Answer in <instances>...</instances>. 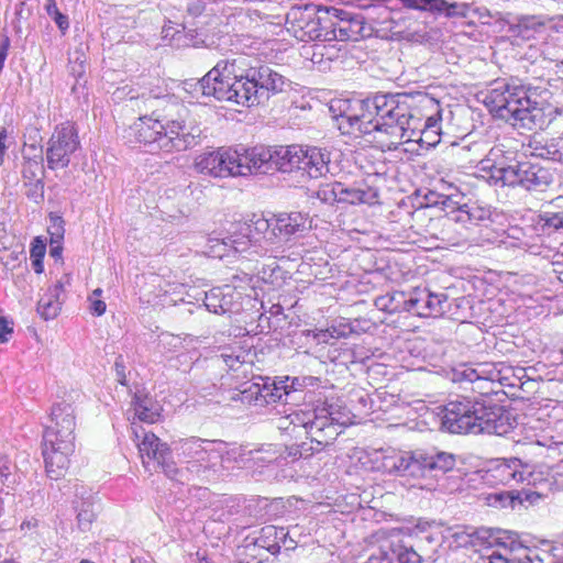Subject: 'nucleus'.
Wrapping results in <instances>:
<instances>
[{
  "instance_id": "obj_20",
  "label": "nucleus",
  "mask_w": 563,
  "mask_h": 563,
  "mask_svg": "<svg viewBox=\"0 0 563 563\" xmlns=\"http://www.w3.org/2000/svg\"><path fill=\"white\" fill-rule=\"evenodd\" d=\"M75 410L71 404L67 401H60L52 407L51 422L45 428L44 434L51 439L70 440L75 442Z\"/></svg>"
},
{
  "instance_id": "obj_59",
  "label": "nucleus",
  "mask_w": 563,
  "mask_h": 563,
  "mask_svg": "<svg viewBox=\"0 0 563 563\" xmlns=\"http://www.w3.org/2000/svg\"><path fill=\"white\" fill-rule=\"evenodd\" d=\"M310 448H306V443H302L301 445H294L289 449L288 455L291 456L294 460L306 457L311 455L309 452Z\"/></svg>"
},
{
  "instance_id": "obj_57",
  "label": "nucleus",
  "mask_w": 563,
  "mask_h": 563,
  "mask_svg": "<svg viewBox=\"0 0 563 563\" xmlns=\"http://www.w3.org/2000/svg\"><path fill=\"white\" fill-rule=\"evenodd\" d=\"M10 48V38L7 34H3L0 40V74L4 67V62L8 57V52Z\"/></svg>"
},
{
  "instance_id": "obj_18",
  "label": "nucleus",
  "mask_w": 563,
  "mask_h": 563,
  "mask_svg": "<svg viewBox=\"0 0 563 563\" xmlns=\"http://www.w3.org/2000/svg\"><path fill=\"white\" fill-rule=\"evenodd\" d=\"M238 148H219L202 153L196 158L198 172L213 177L235 175Z\"/></svg>"
},
{
  "instance_id": "obj_35",
  "label": "nucleus",
  "mask_w": 563,
  "mask_h": 563,
  "mask_svg": "<svg viewBox=\"0 0 563 563\" xmlns=\"http://www.w3.org/2000/svg\"><path fill=\"white\" fill-rule=\"evenodd\" d=\"M551 207L552 210H544L539 214V225L548 234L563 230V197L555 198Z\"/></svg>"
},
{
  "instance_id": "obj_58",
  "label": "nucleus",
  "mask_w": 563,
  "mask_h": 563,
  "mask_svg": "<svg viewBox=\"0 0 563 563\" xmlns=\"http://www.w3.org/2000/svg\"><path fill=\"white\" fill-rule=\"evenodd\" d=\"M312 334L318 344H328L333 339L328 329L309 331L308 335Z\"/></svg>"
},
{
  "instance_id": "obj_27",
  "label": "nucleus",
  "mask_w": 563,
  "mask_h": 563,
  "mask_svg": "<svg viewBox=\"0 0 563 563\" xmlns=\"http://www.w3.org/2000/svg\"><path fill=\"white\" fill-rule=\"evenodd\" d=\"M545 23L540 16L521 15L508 24V33L517 42H528L544 31Z\"/></svg>"
},
{
  "instance_id": "obj_23",
  "label": "nucleus",
  "mask_w": 563,
  "mask_h": 563,
  "mask_svg": "<svg viewBox=\"0 0 563 563\" xmlns=\"http://www.w3.org/2000/svg\"><path fill=\"white\" fill-rule=\"evenodd\" d=\"M343 15L336 24L328 26V41H357L368 35L363 16L345 12Z\"/></svg>"
},
{
  "instance_id": "obj_42",
  "label": "nucleus",
  "mask_w": 563,
  "mask_h": 563,
  "mask_svg": "<svg viewBox=\"0 0 563 563\" xmlns=\"http://www.w3.org/2000/svg\"><path fill=\"white\" fill-rule=\"evenodd\" d=\"M408 292L393 291L375 299V306L388 313L407 311Z\"/></svg>"
},
{
  "instance_id": "obj_52",
  "label": "nucleus",
  "mask_w": 563,
  "mask_h": 563,
  "mask_svg": "<svg viewBox=\"0 0 563 563\" xmlns=\"http://www.w3.org/2000/svg\"><path fill=\"white\" fill-rule=\"evenodd\" d=\"M48 233L51 234V243H59L65 233L64 220L59 216H51V223L48 227Z\"/></svg>"
},
{
  "instance_id": "obj_46",
  "label": "nucleus",
  "mask_w": 563,
  "mask_h": 563,
  "mask_svg": "<svg viewBox=\"0 0 563 563\" xmlns=\"http://www.w3.org/2000/svg\"><path fill=\"white\" fill-rule=\"evenodd\" d=\"M262 379L263 377H258L256 380L247 382L242 386L241 400L243 402L261 407Z\"/></svg>"
},
{
  "instance_id": "obj_6",
  "label": "nucleus",
  "mask_w": 563,
  "mask_h": 563,
  "mask_svg": "<svg viewBox=\"0 0 563 563\" xmlns=\"http://www.w3.org/2000/svg\"><path fill=\"white\" fill-rule=\"evenodd\" d=\"M439 547V539L432 534H424L410 545L385 541L364 563H433Z\"/></svg>"
},
{
  "instance_id": "obj_5",
  "label": "nucleus",
  "mask_w": 563,
  "mask_h": 563,
  "mask_svg": "<svg viewBox=\"0 0 563 563\" xmlns=\"http://www.w3.org/2000/svg\"><path fill=\"white\" fill-rule=\"evenodd\" d=\"M486 99L495 115L514 128L533 130L544 123L543 108L532 98L530 87L500 82Z\"/></svg>"
},
{
  "instance_id": "obj_31",
  "label": "nucleus",
  "mask_w": 563,
  "mask_h": 563,
  "mask_svg": "<svg viewBox=\"0 0 563 563\" xmlns=\"http://www.w3.org/2000/svg\"><path fill=\"white\" fill-rule=\"evenodd\" d=\"M73 506L77 514L78 529L82 532L90 530L97 516L91 494H88L84 488H81V492L76 490V499L73 501Z\"/></svg>"
},
{
  "instance_id": "obj_22",
  "label": "nucleus",
  "mask_w": 563,
  "mask_h": 563,
  "mask_svg": "<svg viewBox=\"0 0 563 563\" xmlns=\"http://www.w3.org/2000/svg\"><path fill=\"white\" fill-rule=\"evenodd\" d=\"M242 292L230 285L214 287L203 294V306L210 312L232 313L242 308Z\"/></svg>"
},
{
  "instance_id": "obj_38",
  "label": "nucleus",
  "mask_w": 563,
  "mask_h": 563,
  "mask_svg": "<svg viewBox=\"0 0 563 563\" xmlns=\"http://www.w3.org/2000/svg\"><path fill=\"white\" fill-rule=\"evenodd\" d=\"M30 150L33 152H38L33 156L27 154H23V164H22V178L24 183L26 181H37L43 180L44 176V166H43V156H42V147L37 148L35 145H31Z\"/></svg>"
},
{
  "instance_id": "obj_25",
  "label": "nucleus",
  "mask_w": 563,
  "mask_h": 563,
  "mask_svg": "<svg viewBox=\"0 0 563 563\" xmlns=\"http://www.w3.org/2000/svg\"><path fill=\"white\" fill-rule=\"evenodd\" d=\"M531 475L519 459L503 460L489 470V476L497 483L512 486L523 483Z\"/></svg>"
},
{
  "instance_id": "obj_4",
  "label": "nucleus",
  "mask_w": 563,
  "mask_h": 563,
  "mask_svg": "<svg viewBox=\"0 0 563 563\" xmlns=\"http://www.w3.org/2000/svg\"><path fill=\"white\" fill-rule=\"evenodd\" d=\"M441 427L454 434L505 435L512 429L508 415L500 407H487L481 401L462 396L443 406Z\"/></svg>"
},
{
  "instance_id": "obj_26",
  "label": "nucleus",
  "mask_w": 563,
  "mask_h": 563,
  "mask_svg": "<svg viewBox=\"0 0 563 563\" xmlns=\"http://www.w3.org/2000/svg\"><path fill=\"white\" fill-rule=\"evenodd\" d=\"M330 153L319 147H308L300 152L298 169L308 174L310 178H319L330 173Z\"/></svg>"
},
{
  "instance_id": "obj_21",
  "label": "nucleus",
  "mask_w": 563,
  "mask_h": 563,
  "mask_svg": "<svg viewBox=\"0 0 563 563\" xmlns=\"http://www.w3.org/2000/svg\"><path fill=\"white\" fill-rule=\"evenodd\" d=\"M136 445L145 467L152 465L155 470L162 468L166 475L167 466L175 464L168 445L162 442L153 432H144L142 440Z\"/></svg>"
},
{
  "instance_id": "obj_3",
  "label": "nucleus",
  "mask_w": 563,
  "mask_h": 563,
  "mask_svg": "<svg viewBox=\"0 0 563 563\" xmlns=\"http://www.w3.org/2000/svg\"><path fill=\"white\" fill-rule=\"evenodd\" d=\"M174 450L185 465L169 464L166 476L180 485L218 482L229 468V452L222 442L191 437L175 442Z\"/></svg>"
},
{
  "instance_id": "obj_37",
  "label": "nucleus",
  "mask_w": 563,
  "mask_h": 563,
  "mask_svg": "<svg viewBox=\"0 0 563 563\" xmlns=\"http://www.w3.org/2000/svg\"><path fill=\"white\" fill-rule=\"evenodd\" d=\"M301 147L297 145L280 146L279 148L273 150L274 156V169H279L284 173L292 172L298 169L300 163Z\"/></svg>"
},
{
  "instance_id": "obj_48",
  "label": "nucleus",
  "mask_w": 563,
  "mask_h": 563,
  "mask_svg": "<svg viewBox=\"0 0 563 563\" xmlns=\"http://www.w3.org/2000/svg\"><path fill=\"white\" fill-rule=\"evenodd\" d=\"M471 10L470 3L445 0V5L439 14H444L446 18H466Z\"/></svg>"
},
{
  "instance_id": "obj_16",
  "label": "nucleus",
  "mask_w": 563,
  "mask_h": 563,
  "mask_svg": "<svg viewBox=\"0 0 563 563\" xmlns=\"http://www.w3.org/2000/svg\"><path fill=\"white\" fill-rule=\"evenodd\" d=\"M448 295L432 292L426 287H416L408 292L407 312L422 318L440 317L449 310Z\"/></svg>"
},
{
  "instance_id": "obj_39",
  "label": "nucleus",
  "mask_w": 563,
  "mask_h": 563,
  "mask_svg": "<svg viewBox=\"0 0 563 563\" xmlns=\"http://www.w3.org/2000/svg\"><path fill=\"white\" fill-rule=\"evenodd\" d=\"M291 387L285 384V382L280 380L279 383L273 382L269 383V378L262 379V389L261 394V407L265 405L275 404L278 401H287L288 396L290 395Z\"/></svg>"
},
{
  "instance_id": "obj_14",
  "label": "nucleus",
  "mask_w": 563,
  "mask_h": 563,
  "mask_svg": "<svg viewBox=\"0 0 563 563\" xmlns=\"http://www.w3.org/2000/svg\"><path fill=\"white\" fill-rule=\"evenodd\" d=\"M333 119L343 134H351L358 131L363 134L371 133V121L365 111V99L335 100L330 104Z\"/></svg>"
},
{
  "instance_id": "obj_1",
  "label": "nucleus",
  "mask_w": 563,
  "mask_h": 563,
  "mask_svg": "<svg viewBox=\"0 0 563 563\" xmlns=\"http://www.w3.org/2000/svg\"><path fill=\"white\" fill-rule=\"evenodd\" d=\"M286 78L269 65L249 55L219 60L195 85L203 96L253 107L268 98V93L284 90Z\"/></svg>"
},
{
  "instance_id": "obj_51",
  "label": "nucleus",
  "mask_w": 563,
  "mask_h": 563,
  "mask_svg": "<svg viewBox=\"0 0 563 563\" xmlns=\"http://www.w3.org/2000/svg\"><path fill=\"white\" fill-rule=\"evenodd\" d=\"M252 460L256 463L262 464H271L275 462L278 457L277 451L273 445H267L266 449H260L256 451H251Z\"/></svg>"
},
{
  "instance_id": "obj_12",
  "label": "nucleus",
  "mask_w": 563,
  "mask_h": 563,
  "mask_svg": "<svg viewBox=\"0 0 563 563\" xmlns=\"http://www.w3.org/2000/svg\"><path fill=\"white\" fill-rule=\"evenodd\" d=\"M286 29L301 42L328 41V25L321 23L313 4L290 8L286 14Z\"/></svg>"
},
{
  "instance_id": "obj_32",
  "label": "nucleus",
  "mask_w": 563,
  "mask_h": 563,
  "mask_svg": "<svg viewBox=\"0 0 563 563\" xmlns=\"http://www.w3.org/2000/svg\"><path fill=\"white\" fill-rule=\"evenodd\" d=\"M430 103L435 108V112L424 119L421 140L416 141L417 143L428 147L435 146L440 142L442 131V110L440 109L438 101L434 99H430Z\"/></svg>"
},
{
  "instance_id": "obj_36",
  "label": "nucleus",
  "mask_w": 563,
  "mask_h": 563,
  "mask_svg": "<svg viewBox=\"0 0 563 563\" xmlns=\"http://www.w3.org/2000/svg\"><path fill=\"white\" fill-rule=\"evenodd\" d=\"M64 290V285L58 280L48 292L37 302V312L45 320L54 319L60 310L59 296Z\"/></svg>"
},
{
  "instance_id": "obj_56",
  "label": "nucleus",
  "mask_w": 563,
  "mask_h": 563,
  "mask_svg": "<svg viewBox=\"0 0 563 563\" xmlns=\"http://www.w3.org/2000/svg\"><path fill=\"white\" fill-rule=\"evenodd\" d=\"M114 371L117 380L123 386L126 385L125 364L122 355L115 358Z\"/></svg>"
},
{
  "instance_id": "obj_9",
  "label": "nucleus",
  "mask_w": 563,
  "mask_h": 563,
  "mask_svg": "<svg viewBox=\"0 0 563 563\" xmlns=\"http://www.w3.org/2000/svg\"><path fill=\"white\" fill-rule=\"evenodd\" d=\"M492 178L501 186H520L529 191H545L554 181V173L533 162H519L515 165L495 168Z\"/></svg>"
},
{
  "instance_id": "obj_63",
  "label": "nucleus",
  "mask_w": 563,
  "mask_h": 563,
  "mask_svg": "<svg viewBox=\"0 0 563 563\" xmlns=\"http://www.w3.org/2000/svg\"><path fill=\"white\" fill-rule=\"evenodd\" d=\"M107 305L100 299H91L90 310L96 316H102L106 312Z\"/></svg>"
},
{
  "instance_id": "obj_49",
  "label": "nucleus",
  "mask_w": 563,
  "mask_h": 563,
  "mask_svg": "<svg viewBox=\"0 0 563 563\" xmlns=\"http://www.w3.org/2000/svg\"><path fill=\"white\" fill-rule=\"evenodd\" d=\"M185 31V26L168 22L163 26L162 35L164 40L169 41L172 44L181 45V37Z\"/></svg>"
},
{
  "instance_id": "obj_45",
  "label": "nucleus",
  "mask_w": 563,
  "mask_h": 563,
  "mask_svg": "<svg viewBox=\"0 0 563 563\" xmlns=\"http://www.w3.org/2000/svg\"><path fill=\"white\" fill-rule=\"evenodd\" d=\"M486 501L487 505L492 507L514 508L517 503L521 504L522 499L520 498V494L518 492L508 490L488 494L486 497Z\"/></svg>"
},
{
  "instance_id": "obj_53",
  "label": "nucleus",
  "mask_w": 563,
  "mask_h": 563,
  "mask_svg": "<svg viewBox=\"0 0 563 563\" xmlns=\"http://www.w3.org/2000/svg\"><path fill=\"white\" fill-rule=\"evenodd\" d=\"M316 197L324 203L339 202V190L336 189V183L332 185H325L320 187L316 192Z\"/></svg>"
},
{
  "instance_id": "obj_40",
  "label": "nucleus",
  "mask_w": 563,
  "mask_h": 563,
  "mask_svg": "<svg viewBox=\"0 0 563 563\" xmlns=\"http://www.w3.org/2000/svg\"><path fill=\"white\" fill-rule=\"evenodd\" d=\"M463 198L464 196L460 192L444 195L431 191L427 196L429 202L435 206H440L442 210H444L448 214L451 216L450 220L452 221L453 218L461 213V211L464 208L463 206L465 205V202H462Z\"/></svg>"
},
{
  "instance_id": "obj_29",
  "label": "nucleus",
  "mask_w": 563,
  "mask_h": 563,
  "mask_svg": "<svg viewBox=\"0 0 563 563\" xmlns=\"http://www.w3.org/2000/svg\"><path fill=\"white\" fill-rule=\"evenodd\" d=\"M384 467L388 472L400 475L418 476L420 473V451L397 453L384 459Z\"/></svg>"
},
{
  "instance_id": "obj_24",
  "label": "nucleus",
  "mask_w": 563,
  "mask_h": 563,
  "mask_svg": "<svg viewBox=\"0 0 563 563\" xmlns=\"http://www.w3.org/2000/svg\"><path fill=\"white\" fill-rule=\"evenodd\" d=\"M423 125L424 120L420 115L419 111L412 110L407 103V111L404 112L402 118L397 120L393 130H389V135L399 142H415L417 140H421Z\"/></svg>"
},
{
  "instance_id": "obj_13",
  "label": "nucleus",
  "mask_w": 563,
  "mask_h": 563,
  "mask_svg": "<svg viewBox=\"0 0 563 563\" xmlns=\"http://www.w3.org/2000/svg\"><path fill=\"white\" fill-rule=\"evenodd\" d=\"M79 146L78 132L71 123L57 125L47 142V167L52 170L66 168L70 163L71 155Z\"/></svg>"
},
{
  "instance_id": "obj_15",
  "label": "nucleus",
  "mask_w": 563,
  "mask_h": 563,
  "mask_svg": "<svg viewBox=\"0 0 563 563\" xmlns=\"http://www.w3.org/2000/svg\"><path fill=\"white\" fill-rule=\"evenodd\" d=\"M344 424L345 420L342 419L339 411L334 410L333 405H324L321 408H317L312 420L302 421V426L311 441L320 446L328 445L331 441L335 440L341 432L340 428Z\"/></svg>"
},
{
  "instance_id": "obj_44",
  "label": "nucleus",
  "mask_w": 563,
  "mask_h": 563,
  "mask_svg": "<svg viewBox=\"0 0 563 563\" xmlns=\"http://www.w3.org/2000/svg\"><path fill=\"white\" fill-rule=\"evenodd\" d=\"M533 155L543 159L563 163V142L551 140L533 148Z\"/></svg>"
},
{
  "instance_id": "obj_41",
  "label": "nucleus",
  "mask_w": 563,
  "mask_h": 563,
  "mask_svg": "<svg viewBox=\"0 0 563 563\" xmlns=\"http://www.w3.org/2000/svg\"><path fill=\"white\" fill-rule=\"evenodd\" d=\"M134 416L142 422L154 423L159 418L158 408L147 395L136 393L132 400Z\"/></svg>"
},
{
  "instance_id": "obj_55",
  "label": "nucleus",
  "mask_w": 563,
  "mask_h": 563,
  "mask_svg": "<svg viewBox=\"0 0 563 563\" xmlns=\"http://www.w3.org/2000/svg\"><path fill=\"white\" fill-rule=\"evenodd\" d=\"M24 185L27 187L25 192L26 197L34 200L35 202H40L44 198V181H26Z\"/></svg>"
},
{
  "instance_id": "obj_11",
  "label": "nucleus",
  "mask_w": 563,
  "mask_h": 563,
  "mask_svg": "<svg viewBox=\"0 0 563 563\" xmlns=\"http://www.w3.org/2000/svg\"><path fill=\"white\" fill-rule=\"evenodd\" d=\"M309 229L308 217L301 212H282L269 219L260 218L256 230L264 233L265 244H278L292 236L302 235Z\"/></svg>"
},
{
  "instance_id": "obj_62",
  "label": "nucleus",
  "mask_w": 563,
  "mask_h": 563,
  "mask_svg": "<svg viewBox=\"0 0 563 563\" xmlns=\"http://www.w3.org/2000/svg\"><path fill=\"white\" fill-rule=\"evenodd\" d=\"M7 137H8L7 129L5 128H1L0 129V166L4 162V155H5V152H7V148H8V146L5 144Z\"/></svg>"
},
{
  "instance_id": "obj_34",
  "label": "nucleus",
  "mask_w": 563,
  "mask_h": 563,
  "mask_svg": "<svg viewBox=\"0 0 563 563\" xmlns=\"http://www.w3.org/2000/svg\"><path fill=\"white\" fill-rule=\"evenodd\" d=\"M455 465V456L446 452H421L420 451V473L424 475L427 471H439L445 473Z\"/></svg>"
},
{
  "instance_id": "obj_47",
  "label": "nucleus",
  "mask_w": 563,
  "mask_h": 563,
  "mask_svg": "<svg viewBox=\"0 0 563 563\" xmlns=\"http://www.w3.org/2000/svg\"><path fill=\"white\" fill-rule=\"evenodd\" d=\"M404 7L432 14H439L445 5V0H401Z\"/></svg>"
},
{
  "instance_id": "obj_17",
  "label": "nucleus",
  "mask_w": 563,
  "mask_h": 563,
  "mask_svg": "<svg viewBox=\"0 0 563 563\" xmlns=\"http://www.w3.org/2000/svg\"><path fill=\"white\" fill-rule=\"evenodd\" d=\"M75 450V442L70 440H54L43 435L42 454L45 462L46 473L49 478L58 479L66 473L69 465V455Z\"/></svg>"
},
{
  "instance_id": "obj_10",
  "label": "nucleus",
  "mask_w": 563,
  "mask_h": 563,
  "mask_svg": "<svg viewBox=\"0 0 563 563\" xmlns=\"http://www.w3.org/2000/svg\"><path fill=\"white\" fill-rule=\"evenodd\" d=\"M408 96L402 93H376L365 99V111L371 121V132L379 131L389 135V130L407 111Z\"/></svg>"
},
{
  "instance_id": "obj_19",
  "label": "nucleus",
  "mask_w": 563,
  "mask_h": 563,
  "mask_svg": "<svg viewBox=\"0 0 563 563\" xmlns=\"http://www.w3.org/2000/svg\"><path fill=\"white\" fill-rule=\"evenodd\" d=\"M274 157L273 150L264 146L238 150L235 175L267 174L274 169Z\"/></svg>"
},
{
  "instance_id": "obj_8",
  "label": "nucleus",
  "mask_w": 563,
  "mask_h": 563,
  "mask_svg": "<svg viewBox=\"0 0 563 563\" xmlns=\"http://www.w3.org/2000/svg\"><path fill=\"white\" fill-rule=\"evenodd\" d=\"M260 218L252 220L251 223H235L232 225L229 234L223 238H208L206 253L212 257H222L227 250H233L236 253L262 254L264 249V233H260L256 228Z\"/></svg>"
},
{
  "instance_id": "obj_30",
  "label": "nucleus",
  "mask_w": 563,
  "mask_h": 563,
  "mask_svg": "<svg viewBox=\"0 0 563 563\" xmlns=\"http://www.w3.org/2000/svg\"><path fill=\"white\" fill-rule=\"evenodd\" d=\"M286 537L285 528L266 526L261 529V534L255 539V542L252 545H246L245 549L255 552L257 548H261L271 554H276L280 551L282 543H285Z\"/></svg>"
},
{
  "instance_id": "obj_54",
  "label": "nucleus",
  "mask_w": 563,
  "mask_h": 563,
  "mask_svg": "<svg viewBox=\"0 0 563 563\" xmlns=\"http://www.w3.org/2000/svg\"><path fill=\"white\" fill-rule=\"evenodd\" d=\"M509 558L510 556H508L506 551L499 552L494 550L487 551L485 554H481L476 563H512Z\"/></svg>"
},
{
  "instance_id": "obj_60",
  "label": "nucleus",
  "mask_w": 563,
  "mask_h": 563,
  "mask_svg": "<svg viewBox=\"0 0 563 563\" xmlns=\"http://www.w3.org/2000/svg\"><path fill=\"white\" fill-rule=\"evenodd\" d=\"M45 251V244L38 238L34 239L31 247V258H43Z\"/></svg>"
},
{
  "instance_id": "obj_28",
  "label": "nucleus",
  "mask_w": 563,
  "mask_h": 563,
  "mask_svg": "<svg viewBox=\"0 0 563 563\" xmlns=\"http://www.w3.org/2000/svg\"><path fill=\"white\" fill-rule=\"evenodd\" d=\"M336 189L339 190V202L350 205H374L378 201V190L366 184H358L353 187H345L341 183H336Z\"/></svg>"
},
{
  "instance_id": "obj_7",
  "label": "nucleus",
  "mask_w": 563,
  "mask_h": 563,
  "mask_svg": "<svg viewBox=\"0 0 563 563\" xmlns=\"http://www.w3.org/2000/svg\"><path fill=\"white\" fill-rule=\"evenodd\" d=\"M453 382L475 384V390L482 395L497 394L495 385L515 387L519 378L511 366L505 363H475L462 365L453 371Z\"/></svg>"
},
{
  "instance_id": "obj_43",
  "label": "nucleus",
  "mask_w": 563,
  "mask_h": 563,
  "mask_svg": "<svg viewBox=\"0 0 563 563\" xmlns=\"http://www.w3.org/2000/svg\"><path fill=\"white\" fill-rule=\"evenodd\" d=\"M463 210L456 217L453 218L455 223H470L479 224L490 217V210L486 207H482L477 203H466L463 206Z\"/></svg>"
},
{
  "instance_id": "obj_2",
  "label": "nucleus",
  "mask_w": 563,
  "mask_h": 563,
  "mask_svg": "<svg viewBox=\"0 0 563 563\" xmlns=\"http://www.w3.org/2000/svg\"><path fill=\"white\" fill-rule=\"evenodd\" d=\"M139 110H151L124 131L123 137L131 145H144L148 151H186L199 144L201 130L188 124V110L170 98L131 96Z\"/></svg>"
},
{
  "instance_id": "obj_61",
  "label": "nucleus",
  "mask_w": 563,
  "mask_h": 563,
  "mask_svg": "<svg viewBox=\"0 0 563 563\" xmlns=\"http://www.w3.org/2000/svg\"><path fill=\"white\" fill-rule=\"evenodd\" d=\"M12 331L13 330L9 325L8 321L4 318L0 317V343L8 342Z\"/></svg>"
},
{
  "instance_id": "obj_64",
  "label": "nucleus",
  "mask_w": 563,
  "mask_h": 563,
  "mask_svg": "<svg viewBox=\"0 0 563 563\" xmlns=\"http://www.w3.org/2000/svg\"><path fill=\"white\" fill-rule=\"evenodd\" d=\"M255 561V553L244 548V552L239 553V559L235 563H253Z\"/></svg>"
},
{
  "instance_id": "obj_50",
  "label": "nucleus",
  "mask_w": 563,
  "mask_h": 563,
  "mask_svg": "<svg viewBox=\"0 0 563 563\" xmlns=\"http://www.w3.org/2000/svg\"><path fill=\"white\" fill-rule=\"evenodd\" d=\"M45 9L47 14L55 21L58 29L64 33L69 26L68 18L59 12L55 0H47Z\"/></svg>"
},
{
  "instance_id": "obj_33",
  "label": "nucleus",
  "mask_w": 563,
  "mask_h": 563,
  "mask_svg": "<svg viewBox=\"0 0 563 563\" xmlns=\"http://www.w3.org/2000/svg\"><path fill=\"white\" fill-rule=\"evenodd\" d=\"M499 544L510 556L509 560L512 563H534L537 551L523 545L514 534L507 533L505 537L499 538Z\"/></svg>"
}]
</instances>
